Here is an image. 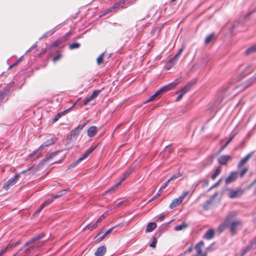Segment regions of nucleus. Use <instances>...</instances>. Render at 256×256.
I'll use <instances>...</instances> for the list:
<instances>
[{
    "instance_id": "f257e3e1",
    "label": "nucleus",
    "mask_w": 256,
    "mask_h": 256,
    "mask_svg": "<svg viewBox=\"0 0 256 256\" xmlns=\"http://www.w3.org/2000/svg\"><path fill=\"white\" fill-rule=\"evenodd\" d=\"M88 122L82 124L78 125L76 128L72 130L70 134L68 136L67 142L66 144V148L70 149L73 146V142L76 140V137L79 134L80 130L87 124Z\"/></svg>"
},
{
    "instance_id": "f03ea898",
    "label": "nucleus",
    "mask_w": 256,
    "mask_h": 256,
    "mask_svg": "<svg viewBox=\"0 0 256 256\" xmlns=\"http://www.w3.org/2000/svg\"><path fill=\"white\" fill-rule=\"evenodd\" d=\"M248 168L246 167L243 168L240 172H230L229 176L226 179L225 182L226 184L234 182L239 176L240 178L243 176L248 172Z\"/></svg>"
},
{
    "instance_id": "7ed1b4c3",
    "label": "nucleus",
    "mask_w": 256,
    "mask_h": 256,
    "mask_svg": "<svg viewBox=\"0 0 256 256\" xmlns=\"http://www.w3.org/2000/svg\"><path fill=\"white\" fill-rule=\"evenodd\" d=\"M60 152V150H57L56 152H53L49 156L44 158L40 163L38 164V168L32 166L26 170L22 171L20 174H24L27 172L30 171L31 174H34L36 172L38 169L41 168L48 160L54 157Z\"/></svg>"
},
{
    "instance_id": "20e7f679",
    "label": "nucleus",
    "mask_w": 256,
    "mask_h": 256,
    "mask_svg": "<svg viewBox=\"0 0 256 256\" xmlns=\"http://www.w3.org/2000/svg\"><path fill=\"white\" fill-rule=\"evenodd\" d=\"M236 214L234 213L230 214L226 218H229L230 223H228V227L230 228V232L234 234L236 230V228L241 226L242 222L240 221L236 220H234V217Z\"/></svg>"
},
{
    "instance_id": "39448f33",
    "label": "nucleus",
    "mask_w": 256,
    "mask_h": 256,
    "mask_svg": "<svg viewBox=\"0 0 256 256\" xmlns=\"http://www.w3.org/2000/svg\"><path fill=\"white\" fill-rule=\"evenodd\" d=\"M95 147L90 148L86 150L85 153L80 156L78 159L76 160L74 163L70 164L72 167H74L76 166L78 164H79L80 162L88 158L90 154H91L94 150Z\"/></svg>"
},
{
    "instance_id": "423d86ee",
    "label": "nucleus",
    "mask_w": 256,
    "mask_h": 256,
    "mask_svg": "<svg viewBox=\"0 0 256 256\" xmlns=\"http://www.w3.org/2000/svg\"><path fill=\"white\" fill-rule=\"evenodd\" d=\"M20 174H16L15 176L12 177V178L8 180L3 186V188L6 190H8L10 188L15 184L17 180L20 177Z\"/></svg>"
},
{
    "instance_id": "0eeeda50",
    "label": "nucleus",
    "mask_w": 256,
    "mask_h": 256,
    "mask_svg": "<svg viewBox=\"0 0 256 256\" xmlns=\"http://www.w3.org/2000/svg\"><path fill=\"white\" fill-rule=\"evenodd\" d=\"M168 92L164 86L158 90L153 95L151 96L148 100H146V102H150L154 100L157 98H160L164 92Z\"/></svg>"
},
{
    "instance_id": "6e6552de",
    "label": "nucleus",
    "mask_w": 256,
    "mask_h": 256,
    "mask_svg": "<svg viewBox=\"0 0 256 256\" xmlns=\"http://www.w3.org/2000/svg\"><path fill=\"white\" fill-rule=\"evenodd\" d=\"M184 80V78L182 76H180L176 79L174 82L169 84L166 86H165L164 87L167 91L170 90L174 88L176 85L182 82Z\"/></svg>"
},
{
    "instance_id": "1a4fd4ad",
    "label": "nucleus",
    "mask_w": 256,
    "mask_h": 256,
    "mask_svg": "<svg viewBox=\"0 0 256 256\" xmlns=\"http://www.w3.org/2000/svg\"><path fill=\"white\" fill-rule=\"evenodd\" d=\"M196 82L195 80H192L190 82H188L185 86L182 88L180 91H178L176 92L178 93L179 92H182L183 94H184L188 91H189L191 88L195 84Z\"/></svg>"
},
{
    "instance_id": "9d476101",
    "label": "nucleus",
    "mask_w": 256,
    "mask_h": 256,
    "mask_svg": "<svg viewBox=\"0 0 256 256\" xmlns=\"http://www.w3.org/2000/svg\"><path fill=\"white\" fill-rule=\"evenodd\" d=\"M118 226H119V224H118L110 228L109 230H106L105 233L100 236L101 234H102L101 232H99L96 236V242H101L102 240L104 239V238L109 234H110L112 230L116 227H117Z\"/></svg>"
},
{
    "instance_id": "9b49d317",
    "label": "nucleus",
    "mask_w": 256,
    "mask_h": 256,
    "mask_svg": "<svg viewBox=\"0 0 256 256\" xmlns=\"http://www.w3.org/2000/svg\"><path fill=\"white\" fill-rule=\"evenodd\" d=\"M243 194V190H230L228 194V196L231 198L240 197Z\"/></svg>"
},
{
    "instance_id": "f8f14e48",
    "label": "nucleus",
    "mask_w": 256,
    "mask_h": 256,
    "mask_svg": "<svg viewBox=\"0 0 256 256\" xmlns=\"http://www.w3.org/2000/svg\"><path fill=\"white\" fill-rule=\"evenodd\" d=\"M75 104H74L72 107L68 108L66 110H64L62 112L58 113L56 115L54 119L52 120V123L54 124L62 116L66 114L74 106Z\"/></svg>"
},
{
    "instance_id": "ddd939ff",
    "label": "nucleus",
    "mask_w": 256,
    "mask_h": 256,
    "mask_svg": "<svg viewBox=\"0 0 256 256\" xmlns=\"http://www.w3.org/2000/svg\"><path fill=\"white\" fill-rule=\"evenodd\" d=\"M232 159V157L228 155L222 156L218 158V162L221 165H226L228 162Z\"/></svg>"
},
{
    "instance_id": "4468645a",
    "label": "nucleus",
    "mask_w": 256,
    "mask_h": 256,
    "mask_svg": "<svg viewBox=\"0 0 256 256\" xmlns=\"http://www.w3.org/2000/svg\"><path fill=\"white\" fill-rule=\"evenodd\" d=\"M252 152L247 154L244 158H242L239 163L238 164L237 167L238 168H241L242 166L246 164L248 160L252 156Z\"/></svg>"
},
{
    "instance_id": "2eb2a0df",
    "label": "nucleus",
    "mask_w": 256,
    "mask_h": 256,
    "mask_svg": "<svg viewBox=\"0 0 256 256\" xmlns=\"http://www.w3.org/2000/svg\"><path fill=\"white\" fill-rule=\"evenodd\" d=\"M106 252V248L104 246L98 247L94 253L95 256H103Z\"/></svg>"
},
{
    "instance_id": "dca6fc26",
    "label": "nucleus",
    "mask_w": 256,
    "mask_h": 256,
    "mask_svg": "<svg viewBox=\"0 0 256 256\" xmlns=\"http://www.w3.org/2000/svg\"><path fill=\"white\" fill-rule=\"evenodd\" d=\"M126 0H120L118 2H116L114 4L112 8L115 10L126 7L127 4H126Z\"/></svg>"
},
{
    "instance_id": "f3484780",
    "label": "nucleus",
    "mask_w": 256,
    "mask_h": 256,
    "mask_svg": "<svg viewBox=\"0 0 256 256\" xmlns=\"http://www.w3.org/2000/svg\"><path fill=\"white\" fill-rule=\"evenodd\" d=\"M204 245L203 241H200L198 243L194 246V248L196 251V254L198 256H202L203 253L202 252V247Z\"/></svg>"
},
{
    "instance_id": "a211bd4d",
    "label": "nucleus",
    "mask_w": 256,
    "mask_h": 256,
    "mask_svg": "<svg viewBox=\"0 0 256 256\" xmlns=\"http://www.w3.org/2000/svg\"><path fill=\"white\" fill-rule=\"evenodd\" d=\"M98 132V128L96 126H92L88 130V135L90 137L94 136Z\"/></svg>"
},
{
    "instance_id": "6ab92c4d",
    "label": "nucleus",
    "mask_w": 256,
    "mask_h": 256,
    "mask_svg": "<svg viewBox=\"0 0 256 256\" xmlns=\"http://www.w3.org/2000/svg\"><path fill=\"white\" fill-rule=\"evenodd\" d=\"M229 219V218H226L224 222L219 226L218 230L220 232H222L226 227H228V223H230Z\"/></svg>"
},
{
    "instance_id": "aec40b11",
    "label": "nucleus",
    "mask_w": 256,
    "mask_h": 256,
    "mask_svg": "<svg viewBox=\"0 0 256 256\" xmlns=\"http://www.w3.org/2000/svg\"><path fill=\"white\" fill-rule=\"evenodd\" d=\"M56 138H51L50 139H49L44 142L39 148V149L45 146H48L52 144H53L56 142Z\"/></svg>"
},
{
    "instance_id": "412c9836",
    "label": "nucleus",
    "mask_w": 256,
    "mask_h": 256,
    "mask_svg": "<svg viewBox=\"0 0 256 256\" xmlns=\"http://www.w3.org/2000/svg\"><path fill=\"white\" fill-rule=\"evenodd\" d=\"M214 231L212 229H210L204 234V235L203 236V238L207 240H210L214 237Z\"/></svg>"
},
{
    "instance_id": "4be33fe9",
    "label": "nucleus",
    "mask_w": 256,
    "mask_h": 256,
    "mask_svg": "<svg viewBox=\"0 0 256 256\" xmlns=\"http://www.w3.org/2000/svg\"><path fill=\"white\" fill-rule=\"evenodd\" d=\"M182 202V200L181 199H180V198H175L172 201V203L170 204V208L171 209H172V208H176V206L180 204Z\"/></svg>"
},
{
    "instance_id": "5701e85b",
    "label": "nucleus",
    "mask_w": 256,
    "mask_h": 256,
    "mask_svg": "<svg viewBox=\"0 0 256 256\" xmlns=\"http://www.w3.org/2000/svg\"><path fill=\"white\" fill-rule=\"evenodd\" d=\"M156 224L155 222H149L147 225L146 232H152L156 228Z\"/></svg>"
},
{
    "instance_id": "b1692460",
    "label": "nucleus",
    "mask_w": 256,
    "mask_h": 256,
    "mask_svg": "<svg viewBox=\"0 0 256 256\" xmlns=\"http://www.w3.org/2000/svg\"><path fill=\"white\" fill-rule=\"evenodd\" d=\"M256 52V44L252 45L245 52V55L248 56Z\"/></svg>"
},
{
    "instance_id": "393cba45",
    "label": "nucleus",
    "mask_w": 256,
    "mask_h": 256,
    "mask_svg": "<svg viewBox=\"0 0 256 256\" xmlns=\"http://www.w3.org/2000/svg\"><path fill=\"white\" fill-rule=\"evenodd\" d=\"M45 243V242L44 241L42 242L40 244H36V246H31L30 248L26 249L25 252L26 254H28L31 250H34L35 248H39L42 245H44Z\"/></svg>"
},
{
    "instance_id": "a878e982",
    "label": "nucleus",
    "mask_w": 256,
    "mask_h": 256,
    "mask_svg": "<svg viewBox=\"0 0 256 256\" xmlns=\"http://www.w3.org/2000/svg\"><path fill=\"white\" fill-rule=\"evenodd\" d=\"M132 172V170L131 169H129L126 172H124L122 176V178L120 180L119 182L120 183L124 181L126 178L128 177Z\"/></svg>"
},
{
    "instance_id": "bb28decb",
    "label": "nucleus",
    "mask_w": 256,
    "mask_h": 256,
    "mask_svg": "<svg viewBox=\"0 0 256 256\" xmlns=\"http://www.w3.org/2000/svg\"><path fill=\"white\" fill-rule=\"evenodd\" d=\"M215 38V34H211L208 36L204 40L206 44H208L210 43L212 40Z\"/></svg>"
},
{
    "instance_id": "cd10ccee",
    "label": "nucleus",
    "mask_w": 256,
    "mask_h": 256,
    "mask_svg": "<svg viewBox=\"0 0 256 256\" xmlns=\"http://www.w3.org/2000/svg\"><path fill=\"white\" fill-rule=\"evenodd\" d=\"M63 40L62 38L58 39L55 42H53L49 46L48 49H51L52 48L58 46L62 42Z\"/></svg>"
},
{
    "instance_id": "c85d7f7f",
    "label": "nucleus",
    "mask_w": 256,
    "mask_h": 256,
    "mask_svg": "<svg viewBox=\"0 0 256 256\" xmlns=\"http://www.w3.org/2000/svg\"><path fill=\"white\" fill-rule=\"evenodd\" d=\"M120 184V182H118L117 184H116L115 185L112 186V188H110V189L108 190H107L105 191L104 192V194H106L108 193L114 192L116 188Z\"/></svg>"
},
{
    "instance_id": "c756f323",
    "label": "nucleus",
    "mask_w": 256,
    "mask_h": 256,
    "mask_svg": "<svg viewBox=\"0 0 256 256\" xmlns=\"http://www.w3.org/2000/svg\"><path fill=\"white\" fill-rule=\"evenodd\" d=\"M188 226V224H186L184 222H183L182 224H181L180 225L176 226L174 228V230L176 231H179V230H182L183 229L186 228Z\"/></svg>"
},
{
    "instance_id": "7c9ffc66",
    "label": "nucleus",
    "mask_w": 256,
    "mask_h": 256,
    "mask_svg": "<svg viewBox=\"0 0 256 256\" xmlns=\"http://www.w3.org/2000/svg\"><path fill=\"white\" fill-rule=\"evenodd\" d=\"M221 172V168L218 166L216 170L212 176V180L216 179V178L220 174Z\"/></svg>"
},
{
    "instance_id": "2f4dec72",
    "label": "nucleus",
    "mask_w": 256,
    "mask_h": 256,
    "mask_svg": "<svg viewBox=\"0 0 256 256\" xmlns=\"http://www.w3.org/2000/svg\"><path fill=\"white\" fill-rule=\"evenodd\" d=\"M38 240H37L35 236H34V238H31L30 240H28V242H27L24 245V247H26V246H29L30 244H31L34 242H36L38 241Z\"/></svg>"
},
{
    "instance_id": "473e14b6",
    "label": "nucleus",
    "mask_w": 256,
    "mask_h": 256,
    "mask_svg": "<svg viewBox=\"0 0 256 256\" xmlns=\"http://www.w3.org/2000/svg\"><path fill=\"white\" fill-rule=\"evenodd\" d=\"M38 240H37L35 236H34V238H31L30 240H28V242H27L24 245V247H26V246H29L30 244H31L34 242H36L38 241Z\"/></svg>"
},
{
    "instance_id": "72a5a7b5",
    "label": "nucleus",
    "mask_w": 256,
    "mask_h": 256,
    "mask_svg": "<svg viewBox=\"0 0 256 256\" xmlns=\"http://www.w3.org/2000/svg\"><path fill=\"white\" fill-rule=\"evenodd\" d=\"M242 24V22L240 20H236L234 22V24H232L231 29L230 32H232L233 30L240 24Z\"/></svg>"
},
{
    "instance_id": "f704fd0d",
    "label": "nucleus",
    "mask_w": 256,
    "mask_h": 256,
    "mask_svg": "<svg viewBox=\"0 0 256 256\" xmlns=\"http://www.w3.org/2000/svg\"><path fill=\"white\" fill-rule=\"evenodd\" d=\"M234 136H231L229 139L226 142V143L220 148V152L221 151H222L223 150H224L226 146H227L230 142L232 140V139L234 138Z\"/></svg>"
},
{
    "instance_id": "c9c22d12",
    "label": "nucleus",
    "mask_w": 256,
    "mask_h": 256,
    "mask_svg": "<svg viewBox=\"0 0 256 256\" xmlns=\"http://www.w3.org/2000/svg\"><path fill=\"white\" fill-rule=\"evenodd\" d=\"M80 46V44L78 42H74L69 44V48L70 50L78 48Z\"/></svg>"
},
{
    "instance_id": "e433bc0d",
    "label": "nucleus",
    "mask_w": 256,
    "mask_h": 256,
    "mask_svg": "<svg viewBox=\"0 0 256 256\" xmlns=\"http://www.w3.org/2000/svg\"><path fill=\"white\" fill-rule=\"evenodd\" d=\"M182 176V174L180 172H178V173L174 174L172 176H171L168 180L170 182L172 180H174L177 178L181 176Z\"/></svg>"
},
{
    "instance_id": "4c0bfd02",
    "label": "nucleus",
    "mask_w": 256,
    "mask_h": 256,
    "mask_svg": "<svg viewBox=\"0 0 256 256\" xmlns=\"http://www.w3.org/2000/svg\"><path fill=\"white\" fill-rule=\"evenodd\" d=\"M256 82V74H255V75L254 76L251 78L250 80H248L247 81L248 86H250Z\"/></svg>"
},
{
    "instance_id": "58836bf2",
    "label": "nucleus",
    "mask_w": 256,
    "mask_h": 256,
    "mask_svg": "<svg viewBox=\"0 0 256 256\" xmlns=\"http://www.w3.org/2000/svg\"><path fill=\"white\" fill-rule=\"evenodd\" d=\"M104 53L102 54L96 59V62L98 64H100L103 62Z\"/></svg>"
},
{
    "instance_id": "ea45409f",
    "label": "nucleus",
    "mask_w": 256,
    "mask_h": 256,
    "mask_svg": "<svg viewBox=\"0 0 256 256\" xmlns=\"http://www.w3.org/2000/svg\"><path fill=\"white\" fill-rule=\"evenodd\" d=\"M12 86L10 84L7 85L3 88V90L2 92L6 95V94L8 92Z\"/></svg>"
},
{
    "instance_id": "a19ab883",
    "label": "nucleus",
    "mask_w": 256,
    "mask_h": 256,
    "mask_svg": "<svg viewBox=\"0 0 256 256\" xmlns=\"http://www.w3.org/2000/svg\"><path fill=\"white\" fill-rule=\"evenodd\" d=\"M70 188H68L66 189L62 190L58 192V194L59 195V196H60H60L64 195L66 193V192H70Z\"/></svg>"
},
{
    "instance_id": "79ce46f5",
    "label": "nucleus",
    "mask_w": 256,
    "mask_h": 256,
    "mask_svg": "<svg viewBox=\"0 0 256 256\" xmlns=\"http://www.w3.org/2000/svg\"><path fill=\"white\" fill-rule=\"evenodd\" d=\"M173 151V149L172 147L170 146H166L164 150V154H170L171 152H172Z\"/></svg>"
},
{
    "instance_id": "37998d69",
    "label": "nucleus",
    "mask_w": 256,
    "mask_h": 256,
    "mask_svg": "<svg viewBox=\"0 0 256 256\" xmlns=\"http://www.w3.org/2000/svg\"><path fill=\"white\" fill-rule=\"evenodd\" d=\"M178 58V57L177 56L175 55L173 58H171L169 60L168 62L172 64H174L177 61Z\"/></svg>"
},
{
    "instance_id": "c03bdc74",
    "label": "nucleus",
    "mask_w": 256,
    "mask_h": 256,
    "mask_svg": "<svg viewBox=\"0 0 256 256\" xmlns=\"http://www.w3.org/2000/svg\"><path fill=\"white\" fill-rule=\"evenodd\" d=\"M88 230H92L98 227V224L96 223H94L92 225L88 224L86 226Z\"/></svg>"
},
{
    "instance_id": "a18cd8bd",
    "label": "nucleus",
    "mask_w": 256,
    "mask_h": 256,
    "mask_svg": "<svg viewBox=\"0 0 256 256\" xmlns=\"http://www.w3.org/2000/svg\"><path fill=\"white\" fill-rule=\"evenodd\" d=\"M16 246V244H14V243H13V244H10L4 249L6 250V252L8 250H10L12 248H14Z\"/></svg>"
},
{
    "instance_id": "49530a36",
    "label": "nucleus",
    "mask_w": 256,
    "mask_h": 256,
    "mask_svg": "<svg viewBox=\"0 0 256 256\" xmlns=\"http://www.w3.org/2000/svg\"><path fill=\"white\" fill-rule=\"evenodd\" d=\"M53 201V198H48L46 200L42 205L44 208L46 206L50 204Z\"/></svg>"
},
{
    "instance_id": "de8ad7c7",
    "label": "nucleus",
    "mask_w": 256,
    "mask_h": 256,
    "mask_svg": "<svg viewBox=\"0 0 256 256\" xmlns=\"http://www.w3.org/2000/svg\"><path fill=\"white\" fill-rule=\"evenodd\" d=\"M94 99V98L91 95L89 97L87 98L84 102V105H86L89 102L92 100Z\"/></svg>"
},
{
    "instance_id": "09e8293b",
    "label": "nucleus",
    "mask_w": 256,
    "mask_h": 256,
    "mask_svg": "<svg viewBox=\"0 0 256 256\" xmlns=\"http://www.w3.org/2000/svg\"><path fill=\"white\" fill-rule=\"evenodd\" d=\"M101 92H102V90H95L94 91L92 96L94 98H95L98 96V95L100 94V93Z\"/></svg>"
},
{
    "instance_id": "8fccbe9b",
    "label": "nucleus",
    "mask_w": 256,
    "mask_h": 256,
    "mask_svg": "<svg viewBox=\"0 0 256 256\" xmlns=\"http://www.w3.org/2000/svg\"><path fill=\"white\" fill-rule=\"evenodd\" d=\"M22 57H20L19 59H18L16 62H14L13 64L10 66H9V69L12 68L13 67L16 66L18 65V64H19L22 60Z\"/></svg>"
},
{
    "instance_id": "3c124183",
    "label": "nucleus",
    "mask_w": 256,
    "mask_h": 256,
    "mask_svg": "<svg viewBox=\"0 0 256 256\" xmlns=\"http://www.w3.org/2000/svg\"><path fill=\"white\" fill-rule=\"evenodd\" d=\"M62 56L61 54H58L52 58V61L55 62H56L58 60L61 58Z\"/></svg>"
},
{
    "instance_id": "603ef678",
    "label": "nucleus",
    "mask_w": 256,
    "mask_h": 256,
    "mask_svg": "<svg viewBox=\"0 0 256 256\" xmlns=\"http://www.w3.org/2000/svg\"><path fill=\"white\" fill-rule=\"evenodd\" d=\"M157 242V240L156 237H154L152 242L150 244V246L152 248H155Z\"/></svg>"
},
{
    "instance_id": "864d4df0",
    "label": "nucleus",
    "mask_w": 256,
    "mask_h": 256,
    "mask_svg": "<svg viewBox=\"0 0 256 256\" xmlns=\"http://www.w3.org/2000/svg\"><path fill=\"white\" fill-rule=\"evenodd\" d=\"M189 194L188 191H186L182 193V194L180 196V199L183 201L184 198H186Z\"/></svg>"
},
{
    "instance_id": "5fc2aeb1",
    "label": "nucleus",
    "mask_w": 256,
    "mask_h": 256,
    "mask_svg": "<svg viewBox=\"0 0 256 256\" xmlns=\"http://www.w3.org/2000/svg\"><path fill=\"white\" fill-rule=\"evenodd\" d=\"M170 182L169 180L168 179L160 187V188L159 191L161 190L164 189L168 186V184Z\"/></svg>"
},
{
    "instance_id": "6e6d98bb",
    "label": "nucleus",
    "mask_w": 256,
    "mask_h": 256,
    "mask_svg": "<svg viewBox=\"0 0 256 256\" xmlns=\"http://www.w3.org/2000/svg\"><path fill=\"white\" fill-rule=\"evenodd\" d=\"M6 94L2 92H0V102H3Z\"/></svg>"
},
{
    "instance_id": "4d7b16f0",
    "label": "nucleus",
    "mask_w": 256,
    "mask_h": 256,
    "mask_svg": "<svg viewBox=\"0 0 256 256\" xmlns=\"http://www.w3.org/2000/svg\"><path fill=\"white\" fill-rule=\"evenodd\" d=\"M45 236V234L44 232H41L38 235L36 236V238L37 240H38L44 237Z\"/></svg>"
},
{
    "instance_id": "13d9d810",
    "label": "nucleus",
    "mask_w": 256,
    "mask_h": 256,
    "mask_svg": "<svg viewBox=\"0 0 256 256\" xmlns=\"http://www.w3.org/2000/svg\"><path fill=\"white\" fill-rule=\"evenodd\" d=\"M185 47L184 45H182L181 47V48L179 50L178 52L176 55L178 57H179L180 54L182 52V51L184 50Z\"/></svg>"
},
{
    "instance_id": "bf43d9fd",
    "label": "nucleus",
    "mask_w": 256,
    "mask_h": 256,
    "mask_svg": "<svg viewBox=\"0 0 256 256\" xmlns=\"http://www.w3.org/2000/svg\"><path fill=\"white\" fill-rule=\"evenodd\" d=\"M221 181H222V178L220 179L215 184H214L212 186H211L210 188L209 189V190H210L212 189L213 188H214V187L218 186L220 184Z\"/></svg>"
},
{
    "instance_id": "052dcab7",
    "label": "nucleus",
    "mask_w": 256,
    "mask_h": 256,
    "mask_svg": "<svg viewBox=\"0 0 256 256\" xmlns=\"http://www.w3.org/2000/svg\"><path fill=\"white\" fill-rule=\"evenodd\" d=\"M166 216V214H164V213H162L161 214L160 216H159V217L158 218V220H159L160 221H162L164 220V217Z\"/></svg>"
},
{
    "instance_id": "680f3d73",
    "label": "nucleus",
    "mask_w": 256,
    "mask_h": 256,
    "mask_svg": "<svg viewBox=\"0 0 256 256\" xmlns=\"http://www.w3.org/2000/svg\"><path fill=\"white\" fill-rule=\"evenodd\" d=\"M71 35V33L70 32H67L66 35L64 36V38H62L63 41L66 40V38L69 37Z\"/></svg>"
},
{
    "instance_id": "e2e57ef3",
    "label": "nucleus",
    "mask_w": 256,
    "mask_h": 256,
    "mask_svg": "<svg viewBox=\"0 0 256 256\" xmlns=\"http://www.w3.org/2000/svg\"><path fill=\"white\" fill-rule=\"evenodd\" d=\"M210 204V200H208L206 202V204H204V206H203V208H204L205 210H207L208 209V206Z\"/></svg>"
},
{
    "instance_id": "0e129e2a",
    "label": "nucleus",
    "mask_w": 256,
    "mask_h": 256,
    "mask_svg": "<svg viewBox=\"0 0 256 256\" xmlns=\"http://www.w3.org/2000/svg\"><path fill=\"white\" fill-rule=\"evenodd\" d=\"M192 250V246H190L186 251L184 252V254H185L187 252H190Z\"/></svg>"
},
{
    "instance_id": "69168bd1",
    "label": "nucleus",
    "mask_w": 256,
    "mask_h": 256,
    "mask_svg": "<svg viewBox=\"0 0 256 256\" xmlns=\"http://www.w3.org/2000/svg\"><path fill=\"white\" fill-rule=\"evenodd\" d=\"M136 0H126V4H132Z\"/></svg>"
},
{
    "instance_id": "338daca9",
    "label": "nucleus",
    "mask_w": 256,
    "mask_h": 256,
    "mask_svg": "<svg viewBox=\"0 0 256 256\" xmlns=\"http://www.w3.org/2000/svg\"><path fill=\"white\" fill-rule=\"evenodd\" d=\"M184 95V94H183L182 92H180V94L176 98V101L180 100L182 98V97Z\"/></svg>"
},
{
    "instance_id": "774afa93",
    "label": "nucleus",
    "mask_w": 256,
    "mask_h": 256,
    "mask_svg": "<svg viewBox=\"0 0 256 256\" xmlns=\"http://www.w3.org/2000/svg\"><path fill=\"white\" fill-rule=\"evenodd\" d=\"M212 250L211 246L207 248L205 250V252L203 254H206V256H207V253L210 251Z\"/></svg>"
}]
</instances>
